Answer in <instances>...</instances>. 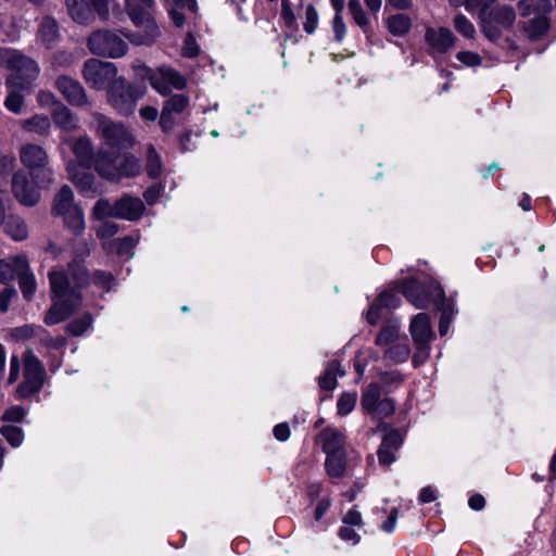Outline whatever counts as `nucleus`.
I'll use <instances>...</instances> for the list:
<instances>
[{
  "mask_svg": "<svg viewBox=\"0 0 556 556\" xmlns=\"http://www.w3.org/2000/svg\"><path fill=\"white\" fill-rule=\"evenodd\" d=\"M394 412V401L392 399L384 397L375 408H371L369 412H367V414H369L374 419L382 420L393 415Z\"/></svg>",
  "mask_w": 556,
  "mask_h": 556,
  "instance_id": "obj_43",
  "label": "nucleus"
},
{
  "mask_svg": "<svg viewBox=\"0 0 556 556\" xmlns=\"http://www.w3.org/2000/svg\"><path fill=\"white\" fill-rule=\"evenodd\" d=\"M111 273L104 270H96L91 274V282L104 291H110L113 282Z\"/></svg>",
  "mask_w": 556,
  "mask_h": 556,
  "instance_id": "obj_54",
  "label": "nucleus"
},
{
  "mask_svg": "<svg viewBox=\"0 0 556 556\" xmlns=\"http://www.w3.org/2000/svg\"><path fill=\"white\" fill-rule=\"evenodd\" d=\"M136 245V240L131 236H126L114 241V247L118 254H128Z\"/></svg>",
  "mask_w": 556,
  "mask_h": 556,
  "instance_id": "obj_62",
  "label": "nucleus"
},
{
  "mask_svg": "<svg viewBox=\"0 0 556 556\" xmlns=\"http://www.w3.org/2000/svg\"><path fill=\"white\" fill-rule=\"evenodd\" d=\"M177 8L172 9L169 11L170 18L173 23L177 27H181L185 24V15L179 11V9H188L190 12L195 13L197 12V1L195 0H172Z\"/></svg>",
  "mask_w": 556,
  "mask_h": 556,
  "instance_id": "obj_39",
  "label": "nucleus"
},
{
  "mask_svg": "<svg viewBox=\"0 0 556 556\" xmlns=\"http://www.w3.org/2000/svg\"><path fill=\"white\" fill-rule=\"evenodd\" d=\"M147 173L150 178H159L163 172V164L160 154L153 146H149L147 150Z\"/></svg>",
  "mask_w": 556,
  "mask_h": 556,
  "instance_id": "obj_40",
  "label": "nucleus"
},
{
  "mask_svg": "<svg viewBox=\"0 0 556 556\" xmlns=\"http://www.w3.org/2000/svg\"><path fill=\"white\" fill-rule=\"evenodd\" d=\"M126 10L134 24L142 28V30L129 35L128 39L135 45H152L160 35L159 27L153 17L154 7L128 4Z\"/></svg>",
  "mask_w": 556,
  "mask_h": 556,
  "instance_id": "obj_5",
  "label": "nucleus"
},
{
  "mask_svg": "<svg viewBox=\"0 0 556 556\" xmlns=\"http://www.w3.org/2000/svg\"><path fill=\"white\" fill-rule=\"evenodd\" d=\"M87 46L94 55L117 59L127 53L126 41L115 31L98 29L88 37Z\"/></svg>",
  "mask_w": 556,
  "mask_h": 556,
  "instance_id": "obj_6",
  "label": "nucleus"
},
{
  "mask_svg": "<svg viewBox=\"0 0 556 556\" xmlns=\"http://www.w3.org/2000/svg\"><path fill=\"white\" fill-rule=\"evenodd\" d=\"M51 214L62 217L64 226L76 237L81 236L86 224L84 211L75 202L73 190L63 186L53 197Z\"/></svg>",
  "mask_w": 556,
  "mask_h": 556,
  "instance_id": "obj_3",
  "label": "nucleus"
},
{
  "mask_svg": "<svg viewBox=\"0 0 556 556\" xmlns=\"http://www.w3.org/2000/svg\"><path fill=\"white\" fill-rule=\"evenodd\" d=\"M381 444L396 452L403 444V437L399 430L391 429L384 434Z\"/></svg>",
  "mask_w": 556,
  "mask_h": 556,
  "instance_id": "obj_56",
  "label": "nucleus"
},
{
  "mask_svg": "<svg viewBox=\"0 0 556 556\" xmlns=\"http://www.w3.org/2000/svg\"><path fill=\"white\" fill-rule=\"evenodd\" d=\"M177 116L178 115L168 113V112H166L164 110L161 111L160 119H159V125H160V127H161L163 132L169 134V132H172L174 130V128L178 124Z\"/></svg>",
  "mask_w": 556,
  "mask_h": 556,
  "instance_id": "obj_58",
  "label": "nucleus"
},
{
  "mask_svg": "<svg viewBox=\"0 0 556 556\" xmlns=\"http://www.w3.org/2000/svg\"><path fill=\"white\" fill-rule=\"evenodd\" d=\"M481 30L486 38L495 41L501 38L502 29H509L516 20L513 7L503 4L491 11L479 12Z\"/></svg>",
  "mask_w": 556,
  "mask_h": 556,
  "instance_id": "obj_7",
  "label": "nucleus"
},
{
  "mask_svg": "<svg viewBox=\"0 0 556 556\" xmlns=\"http://www.w3.org/2000/svg\"><path fill=\"white\" fill-rule=\"evenodd\" d=\"M2 226L4 227L5 233L15 241L25 240L28 236L26 222L17 215H7Z\"/></svg>",
  "mask_w": 556,
  "mask_h": 556,
  "instance_id": "obj_27",
  "label": "nucleus"
},
{
  "mask_svg": "<svg viewBox=\"0 0 556 556\" xmlns=\"http://www.w3.org/2000/svg\"><path fill=\"white\" fill-rule=\"evenodd\" d=\"M425 40L431 53H445L455 45V36L446 27H428L425 34Z\"/></svg>",
  "mask_w": 556,
  "mask_h": 556,
  "instance_id": "obj_15",
  "label": "nucleus"
},
{
  "mask_svg": "<svg viewBox=\"0 0 556 556\" xmlns=\"http://www.w3.org/2000/svg\"><path fill=\"white\" fill-rule=\"evenodd\" d=\"M348 7L354 22L368 35L371 31L370 22L359 0H349Z\"/></svg>",
  "mask_w": 556,
  "mask_h": 556,
  "instance_id": "obj_36",
  "label": "nucleus"
},
{
  "mask_svg": "<svg viewBox=\"0 0 556 556\" xmlns=\"http://www.w3.org/2000/svg\"><path fill=\"white\" fill-rule=\"evenodd\" d=\"M410 354V348L407 343L395 342L383 353V358L392 363H404Z\"/></svg>",
  "mask_w": 556,
  "mask_h": 556,
  "instance_id": "obj_38",
  "label": "nucleus"
},
{
  "mask_svg": "<svg viewBox=\"0 0 556 556\" xmlns=\"http://www.w3.org/2000/svg\"><path fill=\"white\" fill-rule=\"evenodd\" d=\"M93 318L91 314L85 313L83 316L72 320L70 324H67L66 329L67 331L74 336L79 337L84 334L92 325Z\"/></svg>",
  "mask_w": 556,
  "mask_h": 556,
  "instance_id": "obj_42",
  "label": "nucleus"
},
{
  "mask_svg": "<svg viewBox=\"0 0 556 556\" xmlns=\"http://www.w3.org/2000/svg\"><path fill=\"white\" fill-rule=\"evenodd\" d=\"M117 67L112 62L89 59L84 63L81 75L87 85L97 90L109 89L118 79Z\"/></svg>",
  "mask_w": 556,
  "mask_h": 556,
  "instance_id": "obj_9",
  "label": "nucleus"
},
{
  "mask_svg": "<svg viewBox=\"0 0 556 556\" xmlns=\"http://www.w3.org/2000/svg\"><path fill=\"white\" fill-rule=\"evenodd\" d=\"M337 374L341 372V366L338 361H332L328 364L324 375L319 378V387L323 390H333L337 386Z\"/></svg>",
  "mask_w": 556,
  "mask_h": 556,
  "instance_id": "obj_37",
  "label": "nucleus"
},
{
  "mask_svg": "<svg viewBox=\"0 0 556 556\" xmlns=\"http://www.w3.org/2000/svg\"><path fill=\"white\" fill-rule=\"evenodd\" d=\"M66 9L72 17L78 24L88 25L93 21V13L85 0H65Z\"/></svg>",
  "mask_w": 556,
  "mask_h": 556,
  "instance_id": "obj_23",
  "label": "nucleus"
},
{
  "mask_svg": "<svg viewBox=\"0 0 556 556\" xmlns=\"http://www.w3.org/2000/svg\"><path fill=\"white\" fill-rule=\"evenodd\" d=\"M434 304L441 313L440 323H439V332L441 336H445L447 333L450 324H451L453 315H454L453 305L451 303L446 302L444 295L441 299H438Z\"/></svg>",
  "mask_w": 556,
  "mask_h": 556,
  "instance_id": "obj_34",
  "label": "nucleus"
},
{
  "mask_svg": "<svg viewBox=\"0 0 556 556\" xmlns=\"http://www.w3.org/2000/svg\"><path fill=\"white\" fill-rule=\"evenodd\" d=\"M140 160L131 154L119 155L117 164L116 182L123 178H132L141 173Z\"/></svg>",
  "mask_w": 556,
  "mask_h": 556,
  "instance_id": "obj_25",
  "label": "nucleus"
},
{
  "mask_svg": "<svg viewBox=\"0 0 556 556\" xmlns=\"http://www.w3.org/2000/svg\"><path fill=\"white\" fill-rule=\"evenodd\" d=\"M146 87L130 84L125 77L114 79L106 91L108 103L123 116L135 112L137 102L146 94Z\"/></svg>",
  "mask_w": 556,
  "mask_h": 556,
  "instance_id": "obj_4",
  "label": "nucleus"
},
{
  "mask_svg": "<svg viewBox=\"0 0 556 556\" xmlns=\"http://www.w3.org/2000/svg\"><path fill=\"white\" fill-rule=\"evenodd\" d=\"M11 188L16 200L25 206H34L40 200L39 190L23 170L14 173Z\"/></svg>",
  "mask_w": 556,
  "mask_h": 556,
  "instance_id": "obj_13",
  "label": "nucleus"
},
{
  "mask_svg": "<svg viewBox=\"0 0 556 556\" xmlns=\"http://www.w3.org/2000/svg\"><path fill=\"white\" fill-rule=\"evenodd\" d=\"M409 332L414 343L431 342L434 332L428 314L419 313L410 321Z\"/></svg>",
  "mask_w": 556,
  "mask_h": 556,
  "instance_id": "obj_20",
  "label": "nucleus"
},
{
  "mask_svg": "<svg viewBox=\"0 0 556 556\" xmlns=\"http://www.w3.org/2000/svg\"><path fill=\"white\" fill-rule=\"evenodd\" d=\"M189 102L187 94L174 93L164 101L162 110L179 116L188 109Z\"/></svg>",
  "mask_w": 556,
  "mask_h": 556,
  "instance_id": "obj_33",
  "label": "nucleus"
},
{
  "mask_svg": "<svg viewBox=\"0 0 556 556\" xmlns=\"http://www.w3.org/2000/svg\"><path fill=\"white\" fill-rule=\"evenodd\" d=\"M548 27V20L546 17L539 16L530 21L529 26L527 27V33L532 40H535L544 35Z\"/></svg>",
  "mask_w": 556,
  "mask_h": 556,
  "instance_id": "obj_45",
  "label": "nucleus"
},
{
  "mask_svg": "<svg viewBox=\"0 0 556 556\" xmlns=\"http://www.w3.org/2000/svg\"><path fill=\"white\" fill-rule=\"evenodd\" d=\"M429 343L430 342L414 343L416 346V351L413 356L414 366H420L428 359V357L430 355Z\"/></svg>",
  "mask_w": 556,
  "mask_h": 556,
  "instance_id": "obj_60",
  "label": "nucleus"
},
{
  "mask_svg": "<svg viewBox=\"0 0 556 556\" xmlns=\"http://www.w3.org/2000/svg\"><path fill=\"white\" fill-rule=\"evenodd\" d=\"M116 218L126 220L139 219L144 211V203L140 198L124 194L115 201Z\"/></svg>",
  "mask_w": 556,
  "mask_h": 556,
  "instance_id": "obj_16",
  "label": "nucleus"
},
{
  "mask_svg": "<svg viewBox=\"0 0 556 556\" xmlns=\"http://www.w3.org/2000/svg\"><path fill=\"white\" fill-rule=\"evenodd\" d=\"M116 214L115 202L111 203L110 200L105 198L99 199L92 208V217L96 219L116 218Z\"/></svg>",
  "mask_w": 556,
  "mask_h": 556,
  "instance_id": "obj_41",
  "label": "nucleus"
},
{
  "mask_svg": "<svg viewBox=\"0 0 556 556\" xmlns=\"http://www.w3.org/2000/svg\"><path fill=\"white\" fill-rule=\"evenodd\" d=\"M24 361V380L17 387V393L21 397H27L38 392L43 384L45 369L41 362L27 350L23 357Z\"/></svg>",
  "mask_w": 556,
  "mask_h": 556,
  "instance_id": "obj_10",
  "label": "nucleus"
},
{
  "mask_svg": "<svg viewBox=\"0 0 556 556\" xmlns=\"http://www.w3.org/2000/svg\"><path fill=\"white\" fill-rule=\"evenodd\" d=\"M395 451L380 444L378 450L379 464L382 466H390L395 460Z\"/></svg>",
  "mask_w": 556,
  "mask_h": 556,
  "instance_id": "obj_63",
  "label": "nucleus"
},
{
  "mask_svg": "<svg viewBox=\"0 0 556 556\" xmlns=\"http://www.w3.org/2000/svg\"><path fill=\"white\" fill-rule=\"evenodd\" d=\"M319 438L323 442V451L326 454H334V453H342L344 451V435L342 432L327 427L325 428L320 434Z\"/></svg>",
  "mask_w": 556,
  "mask_h": 556,
  "instance_id": "obj_22",
  "label": "nucleus"
},
{
  "mask_svg": "<svg viewBox=\"0 0 556 556\" xmlns=\"http://www.w3.org/2000/svg\"><path fill=\"white\" fill-rule=\"evenodd\" d=\"M455 29L463 36L472 39L476 34L473 24L463 14H458L454 18Z\"/></svg>",
  "mask_w": 556,
  "mask_h": 556,
  "instance_id": "obj_49",
  "label": "nucleus"
},
{
  "mask_svg": "<svg viewBox=\"0 0 556 556\" xmlns=\"http://www.w3.org/2000/svg\"><path fill=\"white\" fill-rule=\"evenodd\" d=\"M281 17L287 27H295L296 26V17L292 11L291 2L289 0L281 1Z\"/></svg>",
  "mask_w": 556,
  "mask_h": 556,
  "instance_id": "obj_61",
  "label": "nucleus"
},
{
  "mask_svg": "<svg viewBox=\"0 0 556 556\" xmlns=\"http://www.w3.org/2000/svg\"><path fill=\"white\" fill-rule=\"evenodd\" d=\"M48 277L54 302L46 313L45 323L51 326L65 320L80 307L81 294L71 289L63 267L53 268Z\"/></svg>",
  "mask_w": 556,
  "mask_h": 556,
  "instance_id": "obj_1",
  "label": "nucleus"
},
{
  "mask_svg": "<svg viewBox=\"0 0 556 556\" xmlns=\"http://www.w3.org/2000/svg\"><path fill=\"white\" fill-rule=\"evenodd\" d=\"M29 174L38 190L49 188L54 182V172L49 164L31 169Z\"/></svg>",
  "mask_w": 556,
  "mask_h": 556,
  "instance_id": "obj_31",
  "label": "nucleus"
},
{
  "mask_svg": "<svg viewBox=\"0 0 556 556\" xmlns=\"http://www.w3.org/2000/svg\"><path fill=\"white\" fill-rule=\"evenodd\" d=\"M0 66L18 74L7 77L8 87L26 89L29 80L35 79L39 73L35 61L11 48H0Z\"/></svg>",
  "mask_w": 556,
  "mask_h": 556,
  "instance_id": "obj_2",
  "label": "nucleus"
},
{
  "mask_svg": "<svg viewBox=\"0 0 556 556\" xmlns=\"http://www.w3.org/2000/svg\"><path fill=\"white\" fill-rule=\"evenodd\" d=\"M11 90L4 101V106L14 114L22 113L24 96L16 90V87H9Z\"/></svg>",
  "mask_w": 556,
  "mask_h": 556,
  "instance_id": "obj_46",
  "label": "nucleus"
},
{
  "mask_svg": "<svg viewBox=\"0 0 556 556\" xmlns=\"http://www.w3.org/2000/svg\"><path fill=\"white\" fill-rule=\"evenodd\" d=\"M0 433L13 446H20L24 441V432L20 427L13 425H4L0 428Z\"/></svg>",
  "mask_w": 556,
  "mask_h": 556,
  "instance_id": "obj_44",
  "label": "nucleus"
},
{
  "mask_svg": "<svg viewBox=\"0 0 556 556\" xmlns=\"http://www.w3.org/2000/svg\"><path fill=\"white\" fill-rule=\"evenodd\" d=\"M318 24V13L313 4H307L305 8V22L303 24L304 30L307 34H313Z\"/></svg>",
  "mask_w": 556,
  "mask_h": 556,
  "instance_id": "obj_55",
  "label": "nucleus"
},
{
  "mask_svg": "<svg viewBox=\"0 0 556 556\" xmlns=\"http://www.w3.org/2000/svg\"><path fill=\"white\" fill-rule=\"evenodd\" d=\"M20 289L26 300H30L36 291V280L31 273L18 278Z\"/></svg>",
  "mask_w": 556,
  "mask_h": 556,
  "instance_id": "obj_52",
  "label": "nucleus"
},
{
  "mask_svg": "<svg viewBox=\"0 0 556 556\" xmlns=\"http://www.w3.org/2000/svg\"><path fill=\"white\" fill-rule=\"evenodd\" d=\"M149 83L154 90L162 96H168L172 89L182 90L187 86V79L173 67L162 65L155 71H147Z\"/></svg>",
  "mask_w": 556,
  "mask_h": 556,
  "instance_id": "obj_11",
  "label": "nucleus"
},
{
  "mask_svg": "<svg viewBox=\"0 0 556 556\" xmlns=\"http://www.w3.org/2000/svg\"><path fill=\"white\" fill-rule=\"evenodd\" d=\"M457 60L467 66H478L481 64V56L470 51H462L457 53Z\"/></svg>",
  "mask_w": 556,
  "mask_h": 556,
  "instance_id": "obj_64",
  "label": "nucleus"
},
{
  "mask_svg": "<svg viewBox=\"0 0 556 556\" xmlns=\"http://www.w3.org/2000/svg\"><path fill=\"white\" fill-rule=\"evenodd\" d=\"M52 119L58 127L65 131H73L79 127L78 117L63 103H58L52 112Z\"/></svg>",
  "mask_w": 556,
  "mask_h": 556,
  "instance_id": "obj_24",
  "label": "nucleus"
},
{
  "mask_svg": "<svg viewBox=\"0 0 556 556\" xmlns=\"http://www.w3.org/2000/svg\"><path fill=\"white\" fill-rule=\"evenodd\" d=\"M387 27L393 36L402 37L409 31L412 20L406 14H394L388 17Z\"/></svg>",
  "mask_w": 556,
  "mask_h": 556,
  "instance_id": "obj_29",
  "label": "nucleus"
},
{
  "mask_svg": "<svg viewBox=\"0 0 556 556\" xmlns=\"http://www.w3.org/2000/svg\"><path fill=\"white\" fill-rule=\"evenodd\" d=\"M400 338V326L396 323H388L383 325L377 333L375 343L378 346H390L397 342Z\"/></svg>",
  "mask_w": 556,
  "mask_h": 556,
  "instance_id": "obj_30",
  "label": "nucleus"
},
{
  "mask_svg": "<svg viewBox=\"0 0 556 556\" xmlns=\"http://www.w3.org/2000/svg\"><path fill=\"white\" fill-rule=\"evenodd\" d=\"M381 388L377 383L368 384L362 394L361 405L364 412H369L381 402Z\"/></svg>",
  "mask_w": 556,
  "mask_h": 556,
  "instance_id": "obj_35",
  "label": "nucleus"
},
{
  "mask_svg": "<svg viewBox=\"0 0 556 556\" xmlns=\"http://www.w3.org/2000/svg\"><path fill=\"white\" fill-rule=\"evenodd\" d=\"M375 302L381 307V308H395L400 305V298L391 291H384L382 292Z\"/></svg>",
  "mask_w": 556,
  "mask_h": 556,
  "instance_id": "obj_57",
  "label": "nucleus"
},
{
  "mask_svg": "<svg viewBox=\"0 0 556 556\" xmlns=\"http://www.w3.org/2000/svg\"><path fill=\"white\" fill-rule=\"evenodd\" d=\"M326 470L330 477L339 478L345 472L346 455L345 452L327 454Z\"/></svg>",
  "mask_w": 556,
  "mask_h": 556,
  "instance_id": "obj_32",
  "label": "nucleus"
},
{
  "mask_svg": "<svg viewBox=\"0 0 556 556\" xmlns=\"http://www.w3.org/2000/svg\"><path fill=\"white\" fill-rule=\"evenodd\" d=\"M401 292L416 308H426L441 299L444 291L438 282H420L410 278L402 282Z\"/></svg>",
  "mask_w": 556,
  "mask_h": 556,
  "instance_id": "obj_8",
  "label": "nucleus"
},
{
  "mask_svg": "<svg viewBox=\"0 0 556 556\" xmlns=\"http://www.w3.org/2000/svg\"><path fill=\"white\" fill-rule=\"evenodd\" d=\"M76 62L73 53L59 51L52 58V67L54 70H63L71 67Z\"/></svg>",
  "mask_w": 556,
  "mask_h": 556,
  "instance_id": "obj_51",
  "label": "nucleus"
},
{
  "mask_svg": "<svg viewBox=\"0 0 556 556\" xmlns=\"http://www.w3.org/2000/svg\"><path fill=\"white\" fill-rule=\"evenodd\" d=\"M54 87L71 105L85 106L89 103L84 86L71 76H59L54 81Z\"/></svg>",
  "mask_w": 556,
  "mask_h": 556,
  "instance_id": "obj_14",
  "label": "nucleus"
},
{
  "mask_svg": "<svg viewBox=\"0 0 556 556\" xmlns=\"http://www.w3.org/2000/svg\"><path fill=\"white\" fill-rule=\"evenodd\" d=\"M20 161L29 170L49 164L48 152L39 144L25 143L20 148Z\"/></svg>",
  "mask_w": 556,
  "mask_h": 556,
  "instance_id": "obj_18",
  "label": "nucleus"
},
{
  "mask_svg": "<svg viewBox=\"0 0 556 556\" xmlns=\"http://www.w3.org/2000/svg\"><path fill=\"white\" fill-rule=\"evenodd\" d=\"M39 34L45 42H52L58 36V24L56 22L47 16L42 20Z\"/></svg>",
  "mask_w": 556,
  "mask_h": 556,
  "instance_id": "obj_47",
  "label": "nucleus"
},
{
  "mask_svg": "<svg viewBox=\"0 0 556 556\" xmlns=\"http://www.w3.org/2000/svg\"><path fill=\"white\" fill-rule=\"evenodd\" d=\"M357 394L355 392H345L343 393L337 403L338 414L341 416H345L351 413L356 404Z\"/></svg>",
  "mask_w": 556,
  "mask_h": 556,
  "instance_id": "obj_48",
  "label": "nucleus"
},
{
  "mask_svg": "<svg viewBox=\"0 0 556 556\" xmlns=\"http://www.w3.org/2000/svg\"><path fill=\"white\" fill-rule=\"evenodd\" d=\"M20 125L27 132L37 134L39 136H48L51 129V122L48 116L36 114L29 118L22 119Z\"/></svg>",
  "mask_w": 556,
  "mask_h": 556,
  "instance_id": "obj_28",
  "label": "nucleus"
},
{
  "mask_svg": "<svg viewBox=\"0 0 556 556\" xmlns=\"http://www.w3.org/2000/svg\"><path fill=\"white\" fill-rule=\"evenodd\" d=\"M64 143L68 144L74 153L78 165L90 169L94 163L96 156L93 147L90 139L87 136L75 138L74 140H64Z\"/></svg>",
  "mask_w": 556,
  "mask_h": 556,
  "instance_id": "obj_17",
  "label": "nucleus"
},
{
  "mask_svg": "<svg viewBox=\"0 0 556 556\" xmlns=\"http://www.w3.org/2000/svg\"><path fill=\"white\" fill-rule=\"evenodd\" d=\"M119 155L114 152L100 150L94 160L96 172L104 179L116 182Z\"/></svg>",
  "mask_w": 556,
  "mask_h": 556,
  "instance_id": "obj_19",
  "label": "nucleus"
},
{
  "mask_svg": "<svg viewBox=\"0 0 556 556\" xmlns=\"http://www.w3.org/2000/svg\"><path fill=\"white\" fill-rule=\"evenodd\" d=\"M64 271L68 278L71 289L76 292L91 283V274L80 261L72 260L67 264V271L65 269Z\"/></svg>",
  "mask_w": 556,
  "mask_h": 556,
  "instance_id": "obj_21",
  "label": "nucleus"
},
{
  "mask_svg": "<svg viewBox=\"0 0 556 556\" xmlns=\"http://www.w3.org/2000/svg\"><path fill=\"white\" fill-rule=\"evenodd\" d=\"M177 116L178 115L168 113V112H166L164 110L161 111L160 119H159V125H160V127H161L163 132L169 134V132H172L174 130V128L178 124Z\"/></svg>",
  "mask_w": 556,
  "mask_h": 556,
  "instance_id": "obj_59",
  "label": "nucleus"
},
{
  "mask_svg": "<svg viewBox=\"0 0 556 556\" xmlns=\"http://www.w3.org/2000/svg\"><path fill=\"white\" fill-rule=\"evenodd\" d=\"M8 260L11 264V267H12V270H13V274L15 277L20 278V277L30 273L29 263H28L26 255L21 254V255H16L13 257H8Z\"/></svg>",
  "mask_w": 556,
  "mask_h": 556,
  "instance_id": "obj_50",
  "label": "nucleus"
},
{
  "mask_svg": "<svg viewBox=\"0 0 556 556\" xmlns=\"http://www.w3.org/2000/svg\"><path fill=\"white\" fill-rule=\"evenodd\" d=\"M94 117L99 131L109 146L121 148L131 143V137L122 124L115 123L102 114H94Z\"/></svg>",
  "mask_w": 556,
  "mask_h": 556,
  "instance_id": "obj_12",
  "label": "nucleus"
},
{
  "mask_svg": "<svg viewBox=\"0 0 556 556\" xmlns=\"http://www.w3.org/2000/svg\"><path fill=\"white\" fill-rule=\"evenodd\" d=\"M67 172L70 179L80 191H89L93 188L94 176L89 169L83 167V170H80L78 165L72 162L67 165Z\"/></svg>",
  "mask_w": 556,
  "mask_h": 556,
  "instance_id": "obj_26",
  "label": "nucleus"
},
{
  "mask_svg": "<svg viewBox=\"0 0 556 556\" xmlns=\"http://www.w3.org/2000/svg\"><path fill=\"white\" fill-rule=\"evenodd\" d=\"M26 417V410L22 406H11L7 408L1 417L3 422L18 424L22 422Z\"/></svg>",
  "mask_w": 556,
  "mask_h": 556,
  "instance_id": "obj_53",
  "label": "nucleus"
}]
</instances>
